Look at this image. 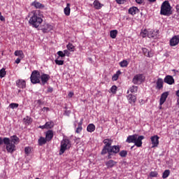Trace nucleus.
Listing matches in <instances>:
<instances>
[{"label": "nucleus", "instance_id": "1", "mask_svg": "<svg viewBox=\"0 0 179 179\" xmlns=\"http://www.w3.org/2000/svg\"><path fill=\"white\" fill-rule=\"evenodd\" d=\"M20 140L16 136H13L10 138H4V145H6V149L8 153H13L16 150V145Z\"/></svg>", "mask_w": 179, "mask_h": 179}, {"label": "nucleus", "instance_id": "2", "mask_svg": "<svg viewBox=\"0 0 179 179\" xmlns=\"http://www.w3.org/2000/svg\"><path fill=\"white\" fill-rule=\"evenodd\" d=\"M143 139H145V136H138V134H134L129 136L126 140V142H127V143H134L137 148H141V146H142V141H143Z\"/></svg>", "mask_w": 179, "mask_h": 179}, {"label": "nucleus", "instance_id": "3", "mask_svg": "<svg viewBox=\"0 0 179 179\" xmlns=\"http://www.w3.org/2000/svg\"><path fill=\"white\" fill-rule=\"evenodd\" d=\"M29 23L36 28L38 27V26H40L41 23H43V18L38 16V12H34L33 16H31L29 19Z\"/></svg>", "mask_w": 179, "mask_h": 179}, {"label": "nucleus", "instance_id": "4", "mask_svg": "<svg viewBox=\"0 0 179 179\" xmlns=\"http://www.w3.org/2000/svg\"><path fill=\"white\" fill-rule=\"evenodd\" d=\"M160 13L164 16H170V15L173 13V11H171V6H170L169 1H165L162 3Z\"/></svg>", "mask_w": 179, "mask_h": 179}, {"label": "nucleus", "instance_id": "5", "mask_svg": "<svg viewBox=\"0 0 179 179\" xmlns=\"http://www.w3.org/2000/svg\"><path fill=\"white\" fill-rule=\"evenodd\" d=\"M71 148V143H69V140L68 139H64L61 142V148L59 155H63V153L65 152V150L67 149H69Z\"/></svg>", "mask_w": 179, "mask_h": 179}, {"label": "nucleus", "instance_id": "6", "mask_svg": "<svg viewBox=\"0 0 179 179\" xmlns=\"http://www.w3.org/2000/svg\"><path fill=\"white\" fill-rule=\"evenodd\" d=\"M103 143L105 144L101 155H106L107 154V150H108V149H110V148H111V145L113 144V140L106 138L103 140Z\"/></svg>", "mask_w": 179, "mask_h": 179}, {"label": "nucleus", "instance_id": "7", "mask_svg": "<svg viewBox=\"0 0 179 179\" xmlns=\"http://www.w3.org/2000/svg\"><path fill=\"white\" fill-rule=\"evenodd\" d=\"M30 79L31 83H40V72L34 71L31 75Z\"/></svg>", "mask_w": 179, "mask_h": 179}, {"label": "nucleus", "instance_id": "8", "mask_svg": "<svg viewBox=\"0 0 179 179\" xmlns=\"http://www.w3.org/2000/svg\"><path fill=\"white\" fill-rule=\"evenodd\" d=\"M119 152H120V146L118 145L110 146L107 150V152L108 153V159H111V153L117 154Z\"/></svg>", "mask_w": 179, "mask_h": 179}, {"label": "nucleus", "instance_id": "9", "mask_svg": "<svg viewBox=\"0 0 179 179\" xmlns=\"http://www.w3.org/2000/svg\"><path fill=\"white\" fill-rule=\"evenodd\" d=\"M143 80H145L143 75L137 74L134 77L132 82L134 85H141Z\"/></svg>", "mask_w": 179, "mask_h": 179}, {"label": "nucleus", "instance_id": "10", "mask_svg": "<svg viewBox=\"0 0 179 179\" xmlns=\"http://www.w3.org/2000/svg\"><path fill=\"white\" fill-rule=\"evenodd\" d=\"M159 138H160L157 135L151 136L150 139L152 145V148H157V146H159Z\"/></svg>", "mask_w": 179, "mask_h": 179}, {"label": "nucleus", "instance_id": "11", "mask_svg": "<svg viewBox=\"0 0 179 179\" xmlns=\"http://www.w3.org/2000/svg\"><path fill=\"white\" fill-rule=\"evenodd\" d=\"M148 37L149 38H157V37H159V30H157V31H150L148 33Z\"/></svg>", "mask_w": 179, "mask_h": 179}, {"label": "nucleus", "instance_id": "12", "mask_svg": "<svg viewBox=\"0 0 179 179\" xmlns=\"http://www.w3.org/2000/svg\"><path fill=\"white\" fill-rule=\"evenodd\" d=\"M178 43H179V36H173L170 41V44L172 47L177 45Z\"/></svg>", "mask_w": 179, "mask_h": 179}, {"label": "nucleus", "instance_id": "13", "mask_svg": "<svg viewBox=\"0 0 179 179\" xmlns=\"http://www.w3.org/2000/svg\"><path fill=\"white\" fill-rule=\"evenodd\" d=\"M168 96H169V92H164L162 94L160 101H159L160 106H163V104H164V102L166 101Z\"/></svg>", "mask_w": 179, "mask_h": 179}, {"label": "nucleus", "instance_id": "14", "mask_svg": "<svg viewBox=\"0 0 179 179\" xmlns=\"http://www.w3.org/2000/svg\"><path fill=\"white\" fill-rule=\"evenodd\" d=\"M164 80L168 85H173L174 83V78L171 76H166Z\"/></svg>", "mask_w": 179, "mask_h": 179}, {"label": "nucleus", "instance_id": "15", "mask_svg": "<svg viewBox=\"0 0 179 179\" xmlns=\"http://www.w3.org/2000/svg\"><path fill=\"white\" fill-rule=\"evenodd\" d=\"M17 86L20 89H24L26 87V81L23 80H18L16 82Z\"/></svg>", "mask_w": 179, "mask_h": 179}, {"label": "nucleus", "instance_id": "16", "mask_svg": "<svg viewBox=\"0 0 179 179\" xmlns=\"http://www.w3.org/2000/svg\"><path fill=\"white\" fill-rule=\"evenodd\" d=\"M41 79L42 85H44L45 83H47L48 80H50V76L47 74H43L41 76Z\"/></svg>", "mask_w": 179, "mask_h": 179}, {"label": "nucleus", "instance_id": "17", "mask_svg": "<svg viewBox=\"0 0 179 179\" xmlns=\"http://www.w3.org/2000/svg\"><path fill=\"white\" fill-rule=\"evenodd\" d=\"M116 164L117 162L113 159H110L106 163V165L107 166L108 169H111L112 167H114V166Z\"/></svg>", "mask_w": 179, "mask_h": 179}, {"label": "nucleus", "instance_id": "18", "mask_svg": "<svg viewBox=\"0 0 179 179\" xmlns=\"http://www.w3.org/2000/svg\"><path fill=\"white\" fill-rule=\"evenodd\" d=\"M139 12V9L136 7H132L129 9V13L130 15H136Z\"/></svg>", "mask_w": 179, "mask_h": 179}, {"label": "nucleus", "instance_id": "19", "mask_svg": "<svg viewBox=\"0 0 179 179\" xmlns=\"http://www.w3.org/2000/svg\"><path fill=\"white\" fill-rule=\"evenodd\" d=\"M32 6H34L36 9H41L44 8V5L40 2L34 1L31 3Z\"/></svg>", "mask_w": 179, "mask_h": 179}, {"label": "nucleus", "instance_id": "20", "mask_svg": "<svg viewBox=\"0 0 179 179\" xmlns=\"http://www.w3.org/2000/svg\"><path fill=\"white\" fill-rule=\"evenodd\" d=\"M64 14L66 16L71 15V4L69 3L66 4V7L64 8Z\"/></svg>", "mask_w": 179, "mask_h": 179}, {"label": "nucleus", "instance_id": "21", "mask_svg": "<svg viewBox=\"0 0 179 179\" xmlns=\"http://www.w3.org/2000/svg\"><path fill=\"white\" fill-rule=\"evenodd\" d=\"M127 99L129 100V103H135V101H136V96L133 94H129Z\"/></svg>", "mask_w": 179, "mask_h": 179}, {"label": "nucleus", "instance_id": "22", "mask_svg": "<svg viewBox=\"0 0 179 179\" xmlns=\"http://www.w3.org/2000/svg\"><path fill=\"white\" fill-rule=\"evenodd\" d=\"M53 136H54V134L52 133V131L49 130L46 133V141H51Z\"/></svg>", "mask_w": 179, "mask_h": 179}, {"label": "nucleus", "instance_id": "23", "mask_svg": "<svg viewBox=\"0 0 179 179\" xmlns=\"http://www.w3.org/2000/svg\"><path fill=\"white\" fill-rule=\"evenodd\" d=\"M94 8H95V9H101V7L103 6V4H101L100 1L95 0L94 1Z\"/></svg>", "mask_w": 179, "mask_h": 179}, {"label": "nucleus", "instance_id": "24", "mask_svg": "<svg viewBox=\"0 0 179 179\" xmlns=\"http://www.w3.org/2000/svg\"><path fill=\"white\" fill-rule=\"evenodd\" d=\"M15 55L16 57H20V58H21V59L24 58V55L23 54V51H22V50H16L15 52Z\"/></svg>", "mask_w": 179, "mask_h": 179}, {"label": "nucleus", "instance_id": "25", "mask_svg": "<svg viewBox=\"0 0 179 179\" xmlns=\"http://www.w3.org/2000/svg\"><path fill=\"white\" fill-rule=\"evenodd\" d=\"M94 129H96V126L93 124H90L87 127L88 132H94Z\"/></svg>", "mask_w": 179, "mask_h": 179}, {"label": "nucleus", "instance_id": "26", "mask_svg": "<svg viewBox=\"0 0 179 179\" xmlns=\"http://www.w3.org/2000/svg\"><path fill=\"white\" fill-rule=\"evenodd\" d=\"M162 87H163V79L158 78L157 81V88L162 89Z\"/></svg>", "mask_w": 179, "mask_h": 179}, {"label": "nucleus", "instance_id": "27", "mask_svg": "<svg viewBox=\"0 0 179 179\" xmlns=\"http://www.w3.org/2000/svg\"><path fill=\"white\" fill-rule=\"evenodd\" d=\"M51 29H52V27L51 25L46 24L45 27L42 30L43 33H48V31H50Z\"/></svg>", "mask_w": 179, "mask_h": 179}, {"label": "nucleus", "instance_id": "28", "mask_svg": "<svg viewBox=\"0 0 179 179\" xmlns=\"http://www.w3.org/2000/svg\"><path fill=\"white\" fill-rule=\"evenodd\" d=\"M117 34H118V31L117 30L110 31V36L111 38H115V37H117Z\"/></svg>", "mask_w": 179, "mask_h": 179}, {"label": "nucleus", "instance_id": "29", "mask_svg": "<svg viewBox=\"0 0 179 179\" xmlns=\"http://www.w3.org/2000/svg\"><path fill=\"white\" fill-rule=\"evenodd\" d=\"M46 129H51L54 127L53 122H48L45 123Z\"/></svg>", "mask_w": 179, "mask_h": 179}, {"label": "nucleus", "instance_id": "30", "mask_svg": "<svg viewBox=\"0 0 179 179\" xmlns=\"http://www.w3.org/2000/svg\"><path fill=\"white\" fill-rule=\"evenodd\" d=\"M143 52L144 54V55H145V57H152V55H150V52H149V50H148V49L146 48H143Z\"/></svg>", "mask_w": 179, "mask_h": 179}, {"label": "nucleus", "instance_id": "31", "mask_svg": "<svg viewBox=\"0 0 179 179\" xmlns=\"http://www.w3.org/2000/svg\"><path fill=\"white\" fill-rule=\"evenodd\" d=\"M5 76H6V71L3 68L0 70V78H5Z\"/></svg>", "mask_w": 179, "mask_h": 179}, {"label": "nucleus", "instance_id": "32", "mask_svg": "<svg viewBox=\"0 0 179 179\" xmlns=\"http://www.w3.org/2000/svg\"><path fill=\"white\" fill-rule=\"evenodd\" d=\"M121 157H127V155H128V151L127 150H122L119 153Z\"/></svg>", "mask_w": 179, "mask_h": 179}, {"label": "nucleus", "instance_id": "33", "mask_svg": "<svg viewBox=\"0 0 179 179\" xmlns=\"http://www.w3.org/2000/svg\"><path fill=\"white\" fill-rule=\"evenodd\" d=\"M120 66H122V68H125L127 66H128V61L127 60H123L122 62H121L120 63Z\"/></svg>", "mask_w": 179, "mask_h": 179}, {"label": "nucleus", "instance_id": "34", "mask_svg": "<svg viewBox=\"0 0 179 179\" xmlns=\"http://www.w3.org/2000/svg\"><path fill=\"white\" fill-rule=\"evenodd\" d=\"M38 142H39V145H45V143H47V139L41 137L39 138L38 140Z\"/></svg>", "mask_w": 179, "mask_h": 179}, {"label": "nucleus", "instance_id": "35", "mask_svg": "<svg viewBox=\"0 0 179 179\" xmlns=\"http://www.w3.org/2000/svg\"><path fill=\"white\" fill-rule=\"evenodd\" d=\"M129 90L131 93H136V92H138V87L134 85L130 87Z\"/></svg>", "mask_w": 179, "mask_h": 179}, {"label": "nucleus", "instance_id": "36", "mask_svg": "<svg viewBox=\"0 0 179 179\" xmlns=\"http://www.w3.org/2000/svg\"><path fill=\"white\" fill-rule=\"evenodd\" d=\"M169 176H170V171L166 170L163 173L162 178H167V177H169Z\"/></svg>", "mask_w": 179, "mask_h": 179}, {"label": "nucleus", "instance_id": "37", "mask_svg": "<svg viewBox=\"0 0 179 179\" xmlns=\"http://www.w3.org/2000/svg\"><path fill=\"white\" fill-rule=\"evenodd\" d=\"M148 31L146 29H144L143 31H142L140 34V36L141 37H143V38H145V37H146V36H148Z\"/></svg>", "mask_w": 179, "mask_h": 179}, {"label": "nucleus", "instance_id": "38", "mask_svg": "<svg viewBox=\"0 0 179 179\" xmlns=\"http://www.w3.org/2000/svg\"><path fill=\"white\" fill-rule=\"evenodd\" d=\"M24 152H25L26 155H30L31 153V148L26 147L24 148Z\"/></svg>", "mask_w": 179, "mask_h": 179}, {"label": "nucleus", "instance_id": "39", "mask_svg": "<svg viewBox=\"0 0 179 179\" xmlns=\"http://www.w3.org/2000/svg\"><path fill=\"white\" fill-rule=\"evenodd\" d=\"M66 48H67V50H69V51H73L75 46H73V45L69 43V45H67Z\"/></svg>", "mask_w": 179, "mask_h": 179}, {"label": "nucleus", "instance_id": "40", "mask_svg": "<svg viewBox=\"0 0 179 179\" xmlns=\"http://www.w3.org/2000/svg\"><path fill=\"white\" fill-rule=\"evenodd\" d=\"M117 86L113 85V86H112V87L110 88V92L115 94V93L117 92Z\"/></svg>", "mask_w": 179, "mask_h": 179}, {"label": "nucleus", "instance_id": "41", "mask_svg": "<svg viewBox=\"0 0 179 179\" xmlns=\"http://www.w3.org/2000/svg\"><path fill=\"white\" fill-rule=\"evenodd\" d=\"M24 121L25 124H30L32 120L30 117H27L24 118Z\"/></svg>", "mask_w": 179, "mask_h": 179}, {"label": "nucleus", "instance_id": "42", "mask_svg": "<svg viewBox=\"0 0 179 179\" xmlns=\"http://www.w3.org/2000/svg\"><path fill=\"white\" fill-rule=\"evenodd\" d=\"M17 107H19V104L17 103H10V108H17Z\"/></svg>", "mask_w": 179, "mask_h": 179}, {"label": "nucleus", "instance_id": "43", "mask_svg": "<svg viewBox=\"0 0 179 179\" xmlns=\"http://www.w3.org/2000/svg\"><path fill=\"white\" fill-rule=\"evenodd\" d=\"M55 62L57 64V65H64V60L56 59Z\"/></svg>", "mask_w": 179, "mask_h": 179}, {"label": "nucleus", "instance_id": "44", "mask_svg": "<svg viewBox=\"0 0 179 179\" xmlns=\"http://www.w3.org/2000/svg\"><path fill=\"white\" fill-rule=\"evenodd\" d=\"M57 55H59V57H61L62 58H64V57H65V55L62 51L57 52Z\"/></svg>", "mask_w": 179, "mask_h": 179}, {"label": "nucleus", "instance_id": "45", "mask_svg": "<svg viewBox=\"0 0 179 179\" xmlns=\"http://www.w3.org/2000/svg\"><path fill=\"white\" fill-rule=\"evenodd\" d=\"M150 176L151 177H157V172L156 171L150 172Z\"/></svg>", "mask_w": 179, "mask_h": 179}, {"label": "nucleus", "instance_id": "46", "mask_svg": "<svg viewBox=\"0 0 179 179\" xmlns=\"http://www.w3.org/2000/svg\"><path fill=\"white\" fill-rule=\"evenodd\" d=\"M64 57L66 55L67 57H69L71 55V52H69V50H64Z\"/></svg>", "mask_w": 179, "mask_h": 179}, {"label": "nucleus", "instance_id": "47", "mask_svg": "<svg viewBox=\"0 0 179 179\" xmlns=\"http://www.w3.org/2000/svg\"><path fill=\"white\" fill-rule=\"evenodd\" d=\"M81 131H82V127H81V126H78V128L76 129V132L77 134H80Z\"/></svg>", "mask_w": 179, "mask_h": 179}, {"label": "nucleus", "instance_id": "48", "mask_svg": "<svg viewBox=\"0 0 179 179\" xmlns=\"http://www.w3.org/2000/svg\"><path fill=\"white\" fill-rule=\"evenodd\" d=\"M3 143H5V138H2V137H0V146L3 145Z\"/></svg>", "mask_w": 179, "mask_h": 179}, {"label": "nucleus", "instance_id": "49", "mask_svg": "<svg viewBox=\"0 0 179 179\" xmlns=\"http://www.w3.org/2000/svg\"><path fill=\"white\" fill-rule=\"evenodd\" d=\"M113 80H118V75L117 74H115L113 77H112Z\"/></svg>", "mask_w": 179, "mask_h": 179}, {"label": "nucleus", "instance_id": "50", "mask_svg": "<svg viewBox=\"0 0 179 179\" xmlns=\"http://www.w3.org/2000/svg\"><path fill=\"white\" fill-rule=\"evenodd\" d=\"M116 2L121 5V4L124 3V2H125V0H116Z\"/></svg>", "mask_w": 179, "mask_h": 179}, {"label": "nucleus", "instance_id": "51", "mask_svg": "<svg viewBox=\"0 0 179 179\" xmlns=\"http://www.w3.org/2000/svg\"><path fill=\"white\" fill-rule=\"evenodd\" d=\"M42 111H50V108L44 107L43 108Z\"/></svg>", "mask_w": 179, "mask_h": 179}, {"label": "nucleus", "instance_id": "52", "mask_svg": "<svg viewBox=\"0 0 179 179\" xmlns=\"http://www.w3.org/2000/svg\"><path fill=\"white\" fill-rule=\"evenodd\" d=\"M20 61H22V58H17L15 60V64H20Z\"/></svg>", "mask_w": 179, "mask_h": 179}, {"label": "nucleus", "instance_id": "53", "mask_svg": "<svg viewBox=\"0 0 179 179\" xmlns=\"http://www.w3.org/2000/svg\"><path fill=\"white\" fill-rule=\"evenodd\" d=\"M136 2L137 3H142L143 2V0H136Z\"/></svg>", "mask_w": 179, "mask_h": 179}, {"label": "nucleus", "instance_id": "54", "mask_svg": "<svg viewBox=\"0 0 179 179\" xmlns=\"http://www.w3.org/2000/svg\"><path fill=\"white\" fill-rule=\"evenodd\" d=\"M0 20H1V22H3V20H5V17H3V16L0 15Z\"/></svg>", "mask_w": 179, "mask_h": 179}, {"label": "nucleus", "instance_id": "55", "mask_svg": "<svg viewBox=\"0 0 179 179\" xmlns=\"http://www.w3.org/2000/svg\"><path fill=\"white\" fill-rule=\"evenodd\" d=\"M73 96V92H71L69 93V97H72Z\"/></svg>", "mask_w": 179, "mask_h": 179}, {"label": "nucleus", "instance_id": "56", "mask_svg": "<svg viewBox=\"0 0 179 179\" xmlns=\"http://www.w3.org/2000/svg\"><path fill=\"white\" fill-rule=\"evenodd\" d=\"M39 128H41L42 129H47V127L45 125L40 126Z\"/></svg>", "mask_w": 179, "mask_h": 179}, {"label": "nucleus", "instance_id": "57", "mask_svg": "<svg viewBox=\"0 0 179 179\" xmlns=\"http://www.w3.org/2000/svg\"><path fill=\"white\" fill-rule=\"evenodd\" d=\"M115 75H117V76H120V75H121V71H117Z\"/></svg>", "mask_w": 179, "mask_h": 179}, {"label": "nucleus", "instance_id": "58", "mask_svg": "<svg viewBox=\"0 0 179 179\" xmlns=\"http://www.w3.org/2000/svg\"><path fill=\"white\" fill-rule=\"evenodd\" d=\"M48 92H52V89H50V88H49V89L48 90Z\"/></svg>", "mask_w": 179, "mask_h": 179}, {"label": "nucleus", "instance_id": "59", "mask_svg": "<svg viewBox=\"0 0 179 179\" xmlns=\"http://www.w3.org/2000/svg\"><path fill=\"white\" fill-rule=\"evenodd\" d=\"M150 2H155L156 0H148Z\"/></svg>", "mask_w": 179, "mask_h": 179}, {"label": "nucleus", "instance_id": "60", "mask_svg": "<svg viewBox=\"0 0 179 179\" xmlns=\"http://www.w3.org/2000/svg\"><path fill=\"white\" fill-rule=\"evenodd\" d=\"M150 55H151V57H153V53H152L151 52H150Z\"/></svg>", "mask_w": 179, "mask_h": 179}, {"label": "nucleus", "instance_id": "61", "mask_svg": "<svg viewBox=\"0 0 179 179\" xmlns=\"http://www.w3.org/2000/svg\"><path fill=\"white\" fill-rule=\"evenodd\" d=\"M177 105H178V107H179V99H178Z\"/></svg>", "mask_w": 179, "mask_h": 179}, {"label": "nucleus", "instance_id": "62", "mask_svg": "<svg viewBox=\"0 0 179 179\" xmlns=\"http://www.w3.org/2000/svg\"><path fill=\"white\" fill-rule=\"evenodd\" d=\"M131 149H134V146H131Z\"/></svg>", "mask_w": 179, "mask_h": 179}, {"label": "nucleus", "instance_id": "63", "mask_svg": "<svg viewBox=\"0 0 179 179\" xmlns=\"http://www.w3.org/2000/svg\"><path fill=\"white\" fill-rule=\"evenodd\" d=\"M159 108H160V110H161V108H162V106H159Z\"/></svg>", "mask_w": 179, "mask_h": 179}, {"label": "nucleus", "instance_id": "64", "mask_svg": "<svg viewBox=\"0 0 179 179\" xmlns=\"http://www.w3.org/2000/svg\"><path fill=\"white\" fill-rule=\"evenodd\" d=\"M0 16H2V15H1V13H0Z\"/></svg>", "mask_w": 179, "mask_h": 179}]
</instances>
